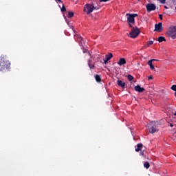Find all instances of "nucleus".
Returning <instances> with one entry per match:
<instances>
[{
	"label": "nucleus",
	"mask_w": 176,
	"mask_h": 176,
	"mask_svg": "<svg viewBox=\"0 0 176 176\" xmlns=\"http://www.w3.org/2000/svg\"><path fill=\"white\" fill-rule=\"evenodd\" d=\"M10 68V62L6 58H0V71H6Z\"/></svg>",
	"instance_id": "f257e3e1"
},
{
	"label": "nucleus",
	"mask_w": 176,
	"mask_h": 176,
	"mask_svg": "<svg viewBox=\"0 0 176 176\" xmlns=\"http://www.w3.org/2000/svg\"><path fill=\"white\" fill-rule=\"evenodd\" d=\"M166 36L168 38H171V39L176 38V25L170 26L166 31Z\"/></svg>",
	"instance_id": "f03ea898"
},
{
	"label": "nucleus",
	"mask_w": 176,
	"mask_h": 176,
	"mask_svg": "<svg viewBox=\"0 0 176 176\" xmlns=\"http://www.w3.org/2000/svg\"><path fill=\"white\" fill-rule=\"evenodd\" d=\"M148 127L149 133H151V134H153L159 131V129H157V126L156 125V122L153 121L151 122L148 124Z\"/></svg>",
	"instance_id": "7ed1b4c3"
},
{
	"label": "nucleus",
	"mask_w": 176,
	"mask_h": 176,
	"mask_svg": "<svg viewBox=\"0 0 176 176\" xmlns=\"http://www.w3.org/2000/svg\"><path fill=\"white\" fill-rule=\"evenodd\" d=\"M140 29H138V28L137 27L133 28L132 26V30L129 33V36L130 38H137L138 36L140 35Z\"/></svg>",
	"instance_id": "20e7f679"
},
{
	"label": "nucleus",
	"mask_w": 176,
	"mask_h": 176,
	"mask_svg": "<svg viewBox=\"0 0 176 176\" xmlns=\"http://www.w3.org/2000/svg\"><path fill=\"white\" fill-rule=\"evenodd\" d=\"M127 16V23L131 28H133V24H135V20L134 16H132L131 14H126Z\"/></svg>",
	"instance_id": "39448f33"
},
{
	"label": "nucleus",
	"mask_w": 176,
	"mask_h": 176,
	"mask_svg": "<svg viewBox=\"0 0 176 176\" xmlns=\"http://www.w3.org/2000/svg\"><path fill=\"white\" fill-rule=\"evenodd\" d=\"M94 9L93 8L91 4H86L84 7V12L87 13V14H90V13H92L94 12Z\"/></svg>",
	"instance_id": "423d86ee"
},
{
	"label": "nucleus",
	"mask_w": 176,
	"mask_h": 176,
	"mask_svg": "<svg viewBox=\"0 0 176 176\" xmlns=\"http://www.w3.org/2000/svg\"><path fill=\"white\" fill-rule=\"evenodd\" d=\"M146 12L150 13V12H153V10H156V5L153 3H148L146 6Z\"/></svg>",
	"instance_id": "0eeeda50"
},
{
	"label": "nucleus",
	"mask_w": 176,
	"mask_h": 176,
	"mask_svg": "<svg viewBox=\"0 0 176 176\" xmlns=\"http://www.w3.org/2000/svg\"><path fill=\"white\" fill-rule=\"evenodd\" d=\"M74 38L78 42L80 46H83V43H85V40L83 39V38H82V36L78 34H75Z\"/></svg>",
	"instance_id": "6e6552de"
},
{
	"label": "nucleus",
	"mask_w": 176,
	"mask_h": 176,
	"mask_svg": "<svg viewBox=\"0 0 176 176\" xmlns=\"http://www.w3.org/2000/svg\"><path fill=\"white\" fill-rule=\"evenodd\" d=\"M154 31H156L157 32H162V31H163V23L160 22L158 24H155Z\"/></svg>",
	"instance_id": "1a4fd4ad"
},
{
	"label": "nucleus",
	"mask_w": 176,
	"mask_h": 176,
	"mask_svg": "<svg viewBox=\"0 0 176 176\" xmlns=\"http://www.w3.org/2000/svg\"><path fill=\"white\" fill-rule=\"evenodd\" d=\"M92 6L94 10H98L100 9V5H98V2L96 1H93L90 3Z\"/></svg>",
	"instance_id": "9d476101"
},
{
	"label": "nucleus",
	"mask_w": 176,
	"mask_h": 176,
	"mask_svg": "<svg viewBox=\"0 0 176 176\" xmlns=\"http://www.w3.org/2000/svg\"><path fill=\"white\" fill-rule=\"evenodd\" d=\"M134 89L135 91H138V93H144V91H145V89L144 87H141L140 85H136Z\"/></svg>",
	"instance_id": "9b49d317"
},
{
	"label": "nucleus",
	"mask_w": 176,
	"mask_h": 176,
	"mask_svg": "<svg viewBox=\"0 0 176 176\" xmlns=\"http://www.w3.org/2000/svg\"><path fill=\"white\" fill-rule=\"evenodd\" d=\"M153 60H155V59H151L147 62L148 65H149L150 69L152 71H155V66L153 65V63H152Z\"/></svg>",
	"instance_id": "f8f14e48"
},
{
	"label": "nucleus",
	"mask_w": 176,
	"mask_h": 176,
	"mask_svg": "<svg viewBox=\"0 0 176 176\" xmlns=\"http://www.w3.org/2000/svg\"><path fill=\"white\" fill-rule=\"evenodd\" d=\"M88 65L90 68V69H94V62H93V60H91V59H89L88 60Z\"/></svg>",
	"instance_id": "ddd939ff"
},
{
	"label": "nucleus",
	"mask_w": 176,
	"mask_h": 176,
	"mask_svg": "<svg viewBox=\"0 0 176 176\" xmlns=\"http://www.w3.org/2000/svg\"><path fill=\"white\" fill-rule=\"evenodd\" d=\"M117 84L120 87H122V89H124V86H126V83L120 80H118L117 81Z\"/></svg>",
	"instance_id": "4468645a"
},
{
	"label": "nucleus",
	"mask_w": 176,
	"mask_h": 176,
	"mask_svg": "<svg viewBox=\"0 0 176 176\" xmlns=\"http://www.w3.org/2000/svg\"><path fill=\"white\" fill-rule=\"evenodd\" d=\"M118 65H124L126 64V59L124 58H121L120 60L118 62Z\"/></svg>",
	"instance_id": "2eb2a0df"
},
{
	"label": "nucleus",
	"mask_w": 176,
	"mask_h": 176,
	"mask_svg": "<svg viewBox=\"0 0 176 176\" xmlns=\"http://www.w3.org/2000/svg\"><path fill=\"white\" fill-rule=\"evenodd\" d=\"M142 143H139L137 144V148H135V152H140L141 149L142 148Z\"/></svg>",
	"instance_id": "dca6fc26"
},
{
	"label": "nucleus",
	"mask_w": 176,
	"mask_h": 176,
	"mask_svg": "<svg viewBox=\"0 0 176 176\" xmlns=\"http://www.w3.org/2000/svg\"><path fill=\"white\" fill-rule=\"evenodd\" d=\"M157 41L160 43L166 42V38H164V36H160L157 38Z\"/></svg>",
	"instance_id": "f3484780"
},
{
	"label": "nucleus",
	"mask_w": 176,
	"mask_h": 176,
	"mask_svg": "<svg viewBox=\"0 0 176 176\" xmlns=\"http://www.w3.org/2000/svg\"><path fill=\"white\" fill-rule=\"evenodd\" d=\"M112 57H113V55L112 54V53H109V54L105 55V58L109 60H111Z\"/></svg>",
	"instance_id": "a211bd4d"
},
{
	"label": "nucleus",
	"mask_w": 176,
	"mask_h": 176,
	"mask_svg": "<svg viewBox=\"0 0 176 176\" xmlns=\"http://www.w3.org/2000/svg\"><path fill=\"white\" fill-rule=\"evenodd\" d=\"M144 168H146V170H148V168H149L151 167V164H149L148 162H145L144 163Z\"/></svg>",
	"instance_id": "6ab92c4d"
},
{
	"label": "nucleus",
	"mask_w": 176,
	"mask_h": 176,
	"mask_svg": "<svg viewBox=\"0 0 176 176\" xmlns=\"http://www.w3.org/2000/svg\"><path fill=\"white\" fill-rule=\"evenodd\" d=\"M95 79H96V82H101V77L98 74L95 75Z\"/></svg>",
	"instance_id": "aec40b11"
},
{
	"label": "nucleus",
	"mask_w": 176,
	"mask_h": 176,
	"mask_svg": "<svg viewBox=\"0 0 176 176\" xmlns=\"http://www.w3.org/2000/svg\"><path fill=\"white\" fill-rule=\"evenodd\" d=\"M74 15V12H69L67 14V17L69 19H72V16Z\"/></svg>",
	"instance_id": "412c9836"
},
{
	"label": "nucleus",
	"mask_w": 176,
	"mask_h": 176,
	"mask_svg": "<svg viewBox=\"0 0 176 176\" xmlns=\"http://www.w3.org/2000/svg\"><path fill=\"white\" fill-rule=\"evenodd\" d=\"M127 78L129 81H131V80H133V79H134V77H133V76H131L130 74L128 75Z\"/></svg>",
	"instance_id": "4be33fe9"
},
{
	"label": "nucleus",
	"mask_w": 176,
	"mask_h": 176,
	"mask_svg": "<svg viewBox=\"0 0 176 176\" xmlns=\"http://www.w3.org/2000/svg\"><path fill=\"white\" fill-rule=\"evenodd\" d=\"M60 10L63 12H67V8H65V6H64V5H63L62 8H60Z\"/></svg>",
	"instance_id": "5701e85b"
},
{
	"label": "nucleus",
	"mask_w": 176,
	"mask_h": 176,
	"mask_svg": "<svg viewBox=\"0 0 176 176\" xmlns=\"http://www.w3.org/2000/svg\"><path fill=\"white\" fill-rule=\"evenodd\" d=\"M171 90H173V91L176 92V85H173L170 87Z\"/></svg>",
	"instance_id": "b1692460"
},
{
	"label": "nucleus",
	"mask_w": 176,
	"mask_h": 176,
	"mask_svg": "<svg viewBox=\"0 0 176 176\" xmlns=\"http://www.w3.org/2000/svg\"><path fill=\"white\" fill-rule=\"evenodd\" d=\"M160 3L164 4L167 0H159Z\"/></svg>",
	"instance_id": "393cba45"
},
{
	"label": "nucleus",
	"mask_w": 176,
	"mask_h": 176,
	"mask_svg": "<svg viewBox=\"0 0 176 176\" xmlns=\"http://www.w3.org/2000/svg\"><path fill=\"white\" fill-rule=\"evenodd\" d=\"M131 15L132 17H133V19H134L135 17H137V16H138V14H131Z\"/></svg>",
	"instance_id": "a878e982"
},
{
	"label": "nucleus",
	"mask_w": 176,
	"mask_h": 176,
	"mask_svg": "<svg viewBox=\"0 0 176 176\" xmlns=\"http://www.w3.org/2000/svg\"><path fill=\"white\" fill-rule=\"evenodd\" d=\"M149 45H153V41H149L148 42V46H149Z\"/></svg>",
	"instance_id": "bb28decb"
},
{
	"label": "nucleus",
	"mask_w": 176,
	"mask_h": 176,
	"mask_svg": "<svg viewBox=\"0 0 176 176\" xmlns=\"http://www.w3.org/2000/svg\"><path fill=\"white\" fill-rule=\"evenodd\" d=\"M108 61H109L108 59H104V64H108Z\"/></svg>",
	"instance_id": "cd10ccee"
},
{
	"label": "nucleus",
	"mask_w": 176,
	"mask_h": 176,
	"mask_svg": "<svg viewBox=\"0 0 176 176\" xmlns=\"http://www.w3.org/2000/svg\"><path fill=\"white\" fill-rule=\"evenodd\" d=\"M108 1L111 0H99L100 2H108Z\"/></svg>",
	"instance_id": "c85d7f7f"
},
{
	"label": "nucleus",
	"mask_w": 176,
	"mask_h": 176,
	"mask_svg": "<svg viewBox=\"0 0 176 176\" xmlns=\"http://www.w3.org/2000/svg\"><path fill=\"white\" fill-rule=\"evenodd\" d=\"M96 60H97V61H101V58H100V56H98V57L96 58Z\"/></svg>",
	"instance_id": "c756f323"
},
{
	"label": "nucleus",
	"mask_w": 176,
	"mask_h": 176,
	"mask_svg": "<svg viewBox=\"0 0 176 176\" xmlns=\"http://www.w3.org/2000/svg\"><path fill=\"white\" fill-rule=\"evenodd\" d=\"M152 79H153V78L152 77V76H150L148 77V80H152Z\"/></svg>",
	"instance_id": "7c9ffc66"
},
{
	"label": "nucleus",
	"mask_w": 176,
	"mask_h": 176,
	"mask_svg": "<svg viewBox=\"0 0 176 176\" xmlns=\"http://www.w3.org/2000/svg\"><path fill=\"white\" fill-rule=\"evenodd\" d=\"M160 20H163V15L162 14H159Z\"/></svg>",
	"instance_id": "2f4dec72"
},
{
	"label": "nucleus",
	"mask_w": 176,
	"mask_h": 176,
	"mask_svg": "<svg viewBox=\"0 0 176 176\" xmlns=\"http://www.w3.org/2000/svg\"><path fill=\"white\" fill-rule=\"evenodd\" d=\"M56 2L58 3V2H60L61 3H63V1L61 0H55Z\"/></svg>",
	"instance_id": "473e14b6"
},
{
	"label": "nucleus",
	"mask_w": 176,
	"mask_h": 176,
	"mask_svg": "<svg viewBox=\"0 0 176 176\" xmlns=\"http://www.w3.org/2000/svg\"><path fill=\"white\" fill-rule=\"evenodd\" d=\"M83 53H87V50L84 49V50H83Z\"/></svg>",
	"instance_id": "72a5a7b5"
},
{
	"label": "nucleus",
	"mask_w": 176,
	"mask_h": 176,
	"mask_svg": "<svg viewBox=\"0 0 176 176\" xmlns=\"http://www.w3.org/2000/svg\"><path fill=\"white\" fill-rule=\"evenodd\" d=\"M140 155H142V156H144V151H142V152L140 153Z\"/></svg>",
	"instance_id": "f704fd0d"
},
{
	"label": "nucleus",
	"mask_w": 176,
	"mask_h": 176,
	"mask_svg": "<svg viewBox=\"0 0 176 176\" xmlns=\"http://www.w3.org/2000/svg\"><path fill=\"white\" fill-rule=\"evenodd\" d=\"M173 126H174V125H173V124H170V127H173Z\"/></svg>",
	"instance_id": "c9c22d12"
},
{
	"label": "nucleus",
	"mask_w": 176,
	"mask_h": 176,
	"mask_svg": "<svg viewBox=\"0 0 176 176\" xmlns=\"http://www.w3.org/2000/svg\"><path fill=\"white\" fill-rule=\"evenodd\" d=\"M66 22L67 24H69V21H68L67 19H66Z\"/></svg>",
	"instance_id": "e433bc0d"
},
{
	"label": "nucleus",
	"mask_w": 176,
	"mask_h": 176,
	"mask_svg": "<svg viewBox=\"0 0 176 176\" xmlns=\"http://www.w3.org/2000/svg\"><path fill=\"white\" fill-rule=\"evenodd\" d=\"M153 61H159V59H154Z\"/></svg>",
	"instance_id": "4c0bfd02"
},
{
	"label": "nucleus",
	"mask_w": 176,
	"mask_h": 176,
	"mask_svg": "<svg viewBox=\"0 0 176 176\" xmlns=\"http://www.w3.org/2000/svg\"><path fill=\"white\" fill-rule=\"evenodd\" d=\"M165 9H168L167 6H164Z\"/></svg>",
	"instance_id": "58836bf2"
},
{
	"label": "nucleus",
	"mask_w": 176,
	"mask_h": 176,
	"mask_svg": "<svg viewBox=\"0 0 176 176\" xmlns=\"http://www.w3.org/2000/svg\"><path fill=\"white\" fill-rule=\"evenodd\" d=\"M73 32H75V30H74V28H72Z\"/></svg>",
	"instance_id": "ea45409f"
},
{
	"label": "nucleus",
	"mask_w": 176,
	"mask_h": 176,
	"mask_svg": "<svg viewBox=\"0 0 176 176\" xmlns=\"http://www.w3.org/2000/svg\"><path fill=\"white\" fill-rule=\"evenodd\" d=\"M175 97H176V92H175Z\"/></svg>",
	"instance_id": "a19ab883"
},
{
	"label": "nucleus",
	"mask_w": 176,
	"mask_h": 176,
	"mask_svg": "<svg viewBox=\"0 0 176 176\" xmlns=\"http://www.w3.org/2000/svg\"><path fill=\"white\" fill-rule=\"evenodd\" d=\"M174 115H175V116H176V111H175V114H174Z\"/></svg>",
	"instance_id": "79ce46f5"
}]
</instances>
